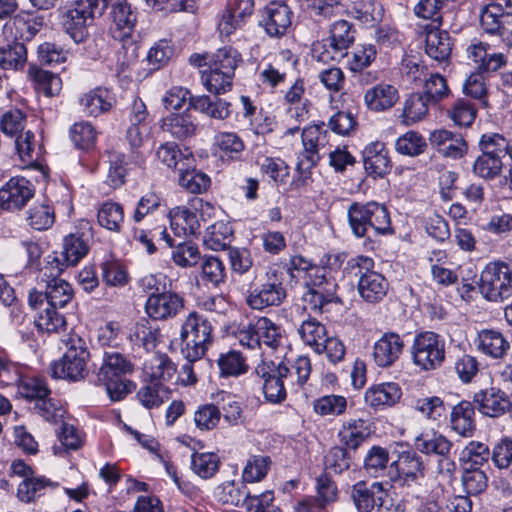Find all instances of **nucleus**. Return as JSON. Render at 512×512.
Returning a JSON list of instances; mask_svg holds the SVG:
<instances>
[{
	"label": "nucleus",
	"instance_id": "nucleus-63",
	"mask_svg": "<svg viewBox=\"0 0 512 512\" xmlns=\"http://www.w3.org/2000/svg\"><path fill=\"white\" fill-rule=\"evenodd\" d=\"M490 456V451L486 444L471 441L462 450L460 460L463 462L464 467L480 468L487 463Z\"/></svg>",
	"mask_w": 512,
	"mask_h": 512
},
{
	"label": "nucleus",
	"instance_id": "nucleus-61",
	"mask_svg": "<svg viewBox=\"0 0 512 512\" xmlns=\"http://www.w3.org/2000/svg\"><path fill=\"white\" fill-rule=\"evenodd\" d=\"M329 33L332 45L342 51L349 48L355 40V30L352 24L343 19L333 22Z\"/></svg>",
	"mask_w": 512,
	"mask_h": 512
},
{
	"label": "nucleus",
	"instance_id": "nucleus-24",
	"mask_svg": "<svg viewBox=\"0 0 512 512\" xmlns=\"http://www.w3.org/2000/svg\"><path fill=\"white\" fill-rule=\"evenodd\" d=\"M402 391L399 384L395 382H385L372 385L364 394L365 403L375 409H384L391 407L399 402Z\"/></svg>",
	"mask_w": 512,
	"mask_h": 512
},
{
	"label": "nucleus",
	"instance_id": "nucleus-1",
	"mask_svg": "<svg viewBox=\"0 0 512 512\" xmlns=\"http://www.w3.org/2000/svg\"><path fill=\"white\" fill-rule=\"evenodd\" d=\"M256 375L263 380V393L267 401L281 403L286 399V386L296 383L302 386L309 379L311 373L310 359L300 356L290 369L283 363L261 362L255 368Z\"/></svg>",
	"mask_w": 512,
	"mask_h": 512
},
{
	"label": "nucleus",
	"instance_id": "nucleus-21",
	"mask_svg": "<svg viewBox=\"0 0 512 512\" xmlns=\"http://www.w3.org/2000/svg\"><path fill=\"white\" fill-rule=\"evenodd\" d=\"M489 45L473 40L466 47V57L472 61L481 72H495L507 64L504 53H488Z\"/></svg>",
	"mask_w": 512,
	"mask_h": 512
},
{
	"label": "nucleus",
	"instance_id": "nucleus-45",
	"mask_svg": "<svg viewBox=\"0 0 512 512\" xmlns=\"http://www.w3.org/2000/svg\"><path fill=\"white\" fill-rule=\"evenodd\" d=\"M233 230L229 223L218 221L208 226L204 235V244L211 250H224L230 248Z\"/></svg>",
	"mask_w": 512,
	"mask_h": 512
},
{
	"label": "nucleus",
	"instance_id": "nucleus-54",
	"mask_svg": "<svg viewBox=\"0 0 512 512\" xmlns=\"http://www.w3.org/2000/svg\"><path fill=\"white\" fill-rule=\"evenodd\" d=\"M26 124V114L17 108L5 111L0 117V130L9 138H16L24 133Z\"/></svg>",
	"mask_w": 512,
	"mask_h": 512
},
{
	"label": "nucleus",
	"instance_id": "nucleus-3",
	"mask_svg": "<svg viewBox=\"0 0 512 512\" xmlns=\"http://www.w3.org/2000/svg\"><path fill=\"white\" fill-rule=\"evenodd\" d=\"M241 62L242 56L235 48L218 49L209 57V69L202 71L201 79L206 89L216 95L230 90L235 70Z\"/></svg>",
	"mask_w": 512,
	"mask_h": 512
},
{
	"label": "nucleus",
	"instance_id": "nucleus-37",
	"mask_svg": "<svg viewBox=\"0 0 512 512\" xmlns=\"http://www.w3.org/2000/svg\"><path fill=\"white\" fill-rule=\"evenodd\" d=\"M156 156L160 162L169 168L176 170H184L192 167L194 158L191 152L181 151L174 142H166L162 144L156 151Z\"/></svg>",
	"mask_w": 512,
	"mask_h": 512
},
{
	"label": "nucleus",
	"instance_id": "nucleus-32",
	"mask_svg": "<svg viewBox=\"0 0 512 512\" xmlns=\"http://www.w3.org/2000/svg\"><path fill=\"white\" fill-rule=\"evenodd\" d=\"M371 434L366 420L349 419L343 422L338 432L339 441L349 449L356 450Z\"/></svg>",
	"mask_w": 512,
	"mask_h": 512
},
{
	"label": "nucleus",
	"instance_id": "nucleus-64",
	"mask_svg": "<svg viewBox=\"0 0 512 512\" xmlns=\"http://www.w3.org/2000/svg\"><path fill=\"white\" fill-rule=\"evenodd\" d=\"M29 76L38 84L39 90L48 97L57 95L61 90V79L56 74L31 66Z\"/></svg>",
	"mask_w": 512,
	"mask_h": 512
},
{
	"label": "nucleus",
	"instance_id": "nucleus-58",
	"mask_svg": "<svg viewBox=\"0 0 512 512\" xmlns=\"http://www.w3.org/2000/svg\"><path fill=\"white\" fill-rule=\"evenodd\" d=\"M350 15L367 26H373L382 17V7L372 1H357L349 10Z\"/></svg>",
	"mask_w": 512,
	"mask_h": 512
},
{
	"label": "nucleus",
	"instance_id": "nucleus-55",
	"mask_svg": "<svg viewBox=\"0 0 512 512\" xmlns=\"http://www.w3.org/2000/svg\"><path fill=\"white\" fill-rule=\"evenodd\" d=\"M26 220L28 225L35 230H47L55 221L54 210L47 203H35L28 210Z\"/></svg>",
	"mask_w": 512,
	"mask_h": 512
},
{
	"label": "nucleus",
	"instance_id": "nucleus-60",
	"mask_svg": "<svg viewBox=\"0 0 512 512\" xmlns=\"http://www.w3.org/2000/svg\"><path fill=\"white\" fill-rule=\"evenodd\" d=\"M310 16L315 20H331L341 14L343 5L340 0H304Z\"/></svg>",
	"mask_w": 512,
	"mask_h": 512
},
{
	"label": "nucleus",
	"instance_id": "nucleus-36",
	"mask_svg": "<svg viewBox=\"0 0 512 512\" xmlns=\"http://www.w3.org/2000/svg\"><path fill=\"white\" fill-rule=\"evenodd\" d=\"M161 128L177 139H186L195 134L197 125L195 119L187 111L173 113L162 120Z\"/></svg>",
	"mask_w": 512,
	"mask_h": 512
},
{
	"label": "nucleus",
	"instance_id": "nucleus-40",
	"mask_svg": "<svg viewBox=\"0 0 512 512\" xmlns=\"http://www.w3.org/2000/svg\"><path fill=\"white\" fill-rule=\"evenodd\" d=\"M308 285L312 286V289L318 290V294L322 295V297H326L334 303L341 302L337 295L338 284L335 277L331 274V269L325 267L313 268Z\"/></svg>",
	"mask_w": 512,
	"mask_h": 512
},
{
	"label": "nucleus",
	"instance_id": "nucleus-14",
	"mask_svg": "<svg viewBox=\"0 0 512 512\" xmlns=\"http://www.w3.org/2000/svg\"><path fill=\"white\" fill-rule=\"evenodd\" d=\"M184 308V299L173 291L151 293L145 302V312L153 320L165 321L176 317Z\"/></svg>",
	"mask_w": 512,
	"mask_h": 512
},
{
	"label": "nucleus",
	"instance_id": "nucleus-4",
	"mask_svg": "<svg viewBox=\"0 0 512 512\" xmlns=\"http://www.w3.org/2000/svg\"><path fill=\"white\" fill-rule=\"evenodd\" d=\"M211 323L196 312H191L181 326V354L186 360L198 361L213 342Z\"/></svg>",
	"mask_w": 512,
	"mask_h": 512
},
{
	"label": "nucleus",
	"instance_id": "nucleus-5",
	"mask_svg": "<svg viewBox=\"0 0 512 512\" xmlns=\"http://www.w3.org/2000/svg\"><path fill=\"white\" fill-rule=\"evenodd\" d=\"M347 267L355 277H358V292L369 303H376L386 296L389 283L386 278L373 271L372 258L359 255L348 260Z\"/></svg>",
	"mask_w": 512,
	"mask_h": 512
},
{
	"label": "nucleus",
	"instance_id": "nucleus-26",
	"mask_svg": "<svg viewBox=\"0 0 512 512\" xmlns=\"http://www.w3.org/2000/svg\"><path fill=\"white\" fill-rule=\"evenodd\" d=\"M114 28H111L114 39L124 41L131 37L137 16L131 5L126 1L111 2Z\"/></svg>",
	"mask_w": 512,
	"mask_h": 512
},
{
	"label": "nucleus",
	"instance_id": "nucleus-43",
	"mask_svg": "<svg viewBox=\"0 0 512 512\" xmlns=\"http://www.w3.org/2000/svg\"><path fill=\"white\" fill-rule=\"evenodd\" d=\"M171 228L176 235H196L200 223L195 212L186 207H176L169 213Z\"/></svg>",
	"mask_w": 512,
	"mask_h": 512
},
{
	"label": "nucleus",
	"instance_id": "nucleus-44",
	"mask_svg": "<svg viewBox=\"0 0 512 512\" xmlns=\"http://www.w3.org/2000/svg\"><path fill=\"white\" fill-rule=\"evenodd\" d=\"M298 334L304 344L313 349V351L322 349V343L325 342L328 336L326 327L312 317L302 321L298 328Z\"/></svg>",
	"mask_w": 512,
	"mask_h": 512
},
{
	"label": "nucleus",
	"instance_id": "nucleus-6",
	"mask_svg": "<svg viewBox=\"0 0 512 512\" xmlns=\"http://www.w3.org/2000/svg\"><path fill=\"white\" fill-rule=\"evenodd\" d=\"M67 351L61 359L51 366V374L55 378L77 381L86 374V362L89 352L85 341L77 335H68L63 339Z\"/></svg>",
	"mask_w": 512,
	"mask_h": 512
},
{
	"label": "nucleus",
	"instance_id": "nucleus-7",
	"mask_svg": "<svg viewBox=\"0 0 512 512\" xmlns=\"http://www.w3.org/2000/svg\"><path fill=\"white\" fill-rule=\"evenodd\" d=\"M479 292L488 301L500 302L512 295V267L503 261L486 264L480 274Z\"/></svg>",
	"mask_w": 512,
	"mask_h": 512
},
{
	"label": "nucleus",
	"instance_id": "nucleus-46",
	"mask_svg": "<svg viewBox=\"0 0 512 512\" xmlns=\"http://www.w3.org/2000/svg\"><path fill=\"white\" fill-rule=\"evenodd\" d=\"M57 486V483L44 476L33 475L18 485L17 496L22 502L29 503L43 495L47 488L54 489Z\"/></svg>",
	"mask_w": 512,
	"mask_h": 512
},
{
	"label": "nucleus",
	"instance_id": "nucleus-48",
	"mask_svg": "<svg viewBox=\"0 0 512 512\" xmlns=\"http://www.w3.org/2000/svg\"><path fill=\"white\" fill-rule=\"evenodd\" d=\"M349 226L356 237L370 238L368 232L369 202H353L347 210Z\"/></svg>",
	"mask_w": 512,
	"mask_h": 512
},
{
	"label": "nucleus",
	"instance_id": "nucleus-34",
	"mask_svg": "<svg viewBox=\"0 0 512 512\" xmlns=\"http://www.w3.org/2000/svg\"><path fill=\"white\" fill-rule=\"evenodd\" d=\"M44 276L51 278L47 281L45 289L47 305L54 308L65 307L73 296L70 284L63 279H59L58 276L52 275L51 270H46V266L44 267Z\"/></svg>",
	"mask_w": 512,
	"mask_h": 512
},
{
	"label": "nucleus",
	"instance_id": "nucleus-28",
	"mask_svg": "<svg viewBox=\"0 0 512 512\" xmlns=\"http://www.w3.org/2000/svg\"><path fill=\"white\" fill-rule=\"evenodd\" d=\"M474 416L475 408L471 402H459L451 408V429L462 437H471L476 429Z\"/></svg>",
	"mask_w": 512,
	"mask_h": 512
},
{
	"label": "nucleus",
	"instance_id": "nucleus-9",
	"mask_svg": "<svg viewBox=\"0 0 512 512\" xmlns=\"http://www.w3.org/2000/svg\"><path fill=\"white\" fill-rule=\"evenodd\" d=\"M286 296L283 273L277 269H269L266 272L265 279L249 291L246 302L254 310H263L267 307L279 306Z\"/></svg>",
	"mask_w": 512,
	"mask_h": 512
},
{
	"label": "nucleus",
	"instance_id": "nucleus-31",
	"mask_svg": "<svg viewBox=\"0 0 512 512\" xmlns=\"http://www.w3.org/2000/svg\"><path fill=\"white\" fill-rule=\"evenodd\" d=\"M436 25L426 34L425 52L439 62L447 60L452 52V40L447 31L439 29Z\"/></svg>",
	"mask_w": 512,
	"mask_h": 512
},
{
	"label": "nucleus",
	"instance_id": "nucleus-23",
	"mask_svg": "<svg viewBox=\"0 0 512 512\" xmlns=\"http://www.w3.org/2000/svg\"><path fill=\"white\" fill-rule=\"evenodd\" d=\"M430 145L444 157L458 159L466 151V143L461 134L446 129H437L429 135Z\"/></svg>",
	"mask_w": 512,
	"mask_h": 512
},
{
	"label": "nucleus",
	"instance_id": "nucleus-15",
	"mask_svg": "<svg viewBox=\"0 0 512 512\" xmlns=\"http://www.w3.org/2000/svg\"><path fill=\"white\" fill-rule=\"evenodd\" d=\"M44 26V17L22 12L10 18L3 27L7 41H30Z\"/></svg>",
	"mask_w": 512,
	"mask_h": 512
},
{
	"label": "nucleus",
	"instance_id": "nucleus-10",
	"mask_svg": "<svg viewBox=\"0 0 512 512\" xmlns=\"http://www.w3.org/2000/svg\"><path fill=\"white\" fill-rule=\"evenodd\" d=\"M411 353L414 364L422 370L437 369L445 360L444 340L434 332H421L414 338Z\"/></svg>",
	"mask_w": 512,
	"mask_h": 512
},
{
	"label": "nucleus",
	"instance_id": "nucleus-59",
	"mask_svg": "<svg viewBox=\"0 0 512 512\" xmlns=\"http://www.w3.org/2000/svg\"><path fill=\"white\" fill-rule=\"evenodd\" d=\"M210 182V178L206 174L196 171L193 166L179 170V184L190 193L205 192L210 186Z\"/></svg>",
	"mask_w": 512,
	"mask_h": 512
},
{
	"label": "nucleus",
	"instance_id": "nucleus-42",
	"mask_svg": "<svg viewBox=\"0 0 512 512\" xmlns=\"http://www.w3.org/2000/svg\"><path fill=\"white\" fill-rule=\"evenodd\" d=\"M254 9L253 0H237L235 3L229 5L223 12L221 20L218 23V30L220 35L229 37L231 29L233 28L228 22L231 17H236V25L238 23L244 24L246 18L249 17Z\"/></svg>",
	"mask_w": 512,
	"mask_h": 512
},
{
	"label": "nucleus",
	"instance_id": "nucleus-8",
	"mask_svg": "<svg viewBox=\"0 0 512 512\" xmlns=\"http://www.w3.org/2000/svg\"><path fill=\"white\" fill-rule=\"evenodd\" d=\"M330 134L323 125H312L302 131L303 151L298 154L296 168L308 173L331 148Z\"/></svg>",
	"mask_w": 512,
	"mask_h": 512
},
{
	"label": "nucleus",
	"instance_id": "nucleus-35",
	"mask_svg": "<svg viewBox=\"0 0 512 512\" xmlns=\"http://www.w3.org/2000/svg\"><path fill=\"white\" fill-rule=\"evenodd\" d=\"M113 101L114 98L108 89L98 87L85 93L79 103L86 115L96 117L109 111Z\"/></svg>",
	"mask_w": 512,
	"mask_h": 512
},
{
	"label": "nucleus",
	"instance_id": "nucleus-38",
	"mask_svg": "<svg viewBox=\"0 0 512 512\" xmlns=\"http://www.w3.org/2000/svg\"><path fill=\"white\" fill-rule=\"evenodd\" d=\"M415 448L423 454L446 457L451 450V442L436 431L422 432L414 440Z\"/></svg>",
	"mask_w": 512,
	"mask_h": 512
},
{
	"label": "nucleus",
	"instance_id": "nucleus-39",
	"mask_svg": "<svg viewBox=\"0 0 512 512\" xmlns=\"http://www.w3.org/2000/svg\"><path fill=\"white\" fill-rule=\"evenodd\" d=\"M477 347L485 355L497 359L507 353L510 344L501 332L487 329L478 333Z\"/></svg>",
	"mask_w": 512,
	"mask_h": 512
},
{
	"label": "nucleus",
	"instance_id": "nucleus-20",
	"mask_svg": "<svg viewBox=\"0 0 512 512\" xmlns=\"http://www.w3.org/2000/svg\"><path fill=\"white\" fill-rule=\"evenodd\" d=\"M404 349V341L394 332L384 333L373 346V360L379 367L392 366L400 357Z\"/></svg>",
	"mask_w": 512,
	"mask_h": 512
},
{
	"label": "nucleus",
	"instance_id": "nucleus-50",
	"mask_svg": "<svg viewBox=\"0 0 512 512\" xmlns=\"http://www.w3.org/2000/svg\"><path fill=\"white\" fill-rule=\"evenodd\" d=\"M388 463V450L380 446H373L365 456L364 469L373 477H383L387 476V471L389 469Z\"/></svg>",
	"mask_w": 512,
	"mask_h": 512
},
{
	"label": "nucleus",
	"instance_id": "nucleus-11",
	"mask_svg": "<svg viewBox=\"0 0 512 512\" xmlns=\"http://www.w3.org/2000/svg\"><path fill=\"white\" fill-rule=\"evenodd\" d=\"M424 476L425 465L422 457L413 450L401 452L387 471V478L402 487L420 484Z\"/></svg>",
	"mask_w": 512,
	"mask_h": 512
},
{
	"label": "nucleus",
	"instance_id": "nucleus-27",
	"mask_svg": "<svg viewBox=\"0 0 512 512\" xmlns=\"http://www.w3.org/2000/svg\"><path fill=\"white\" fill-rule=\"evenodd\" d=\"M398 99L399 92L397 88L387 83H380L371 87L364 95L366 106L376 112L389 110Z\"/></svg>",
	"mask_w": 512,
	"mask_h": 512
},
{
	"label": "nucleus",
	"instance_id": "nucleus-49",
	"mask_svg": "<svg viewBox=\"0 0 512 512\" xmlns=\"http://www.w3.org/2000/svg\"><path fill=\"white\" fill-rule=\"evenodd\" d=\"M220 467L219 457L212 452H194L191 455L190 468L202 479L213 477Z\"/></svg>",
	"mask_w": 512,
	"mask_h": 512
},
{
	"label": "nucleus",
	"instance_id": "nucleus-33",
	"mask_svg": "<svg viewBox=\"0 0 512 512\" xmlns=\"http://www.w3.org/2000/svg\"><path fill=\"white\" fill-rule=\"evenodd\" d=\"M190 107L216 120H226L231 115V103L208 95L190 97Z\"/></svg>",
	"mask_w": 512,
	"mask_h": 512
},
{
	"label": "nucleus",
	"instance_id": "nucleus-2",
	"mask_svg": "<svg viewBox=\"0 0 512 512\" xmlns=\"http://www.w3.org/2000/svg\"><path fill=\"white\" fill-rule=\"evenodd\" d=\"M134 365L122 353L113 349L104 351L97 380L104 385L112 401H119L135 389V384L126 378L132 374Z\"/></svg>",
	"mask_w": 512,
	"mask_h": 512
},
{
	"label": "nucleus",
	"instance_id": "nucleus-19",
	"mask_svg": "<svg viewBox=\"0 0 512 512\" xmlns=\"http://www.w3.org/2000/svg\"><path fill=\"white\" fill-rule=\"evenodd\" d=\"M387 496L382 482H373L368 485L359 481L353 485L351 497L359 512H371L375 507H382Z\"/></svg>",
	"mask_w": 512,
	"mask_h": 512
},
{
	"label": "nucleus",
	"instance_id": "nucleus-22",
	"mask_svg": "<svg viewBox=\"0 0 512 512\" xmlns=\"http://www.w3.org/2000/svg\"><path fill=\"white\" fill-rule=\"evenodd\" d=\"M363 164L367 174L374 179L388 174L391 161L385 144L380 141L368 144L363 150Z\"/></svg>",
	"mask_w": 512,
	"mask_h": 512
},
{
	"label": "nucleus",
	"instance_id": "nucleus-12",
	"mask_svg": "<svg viewBox=\"0 0 512 512\" xmlns=\"http://www.w3.org/2000/svg\"><path fill=\"white\" fill-rule=\"evenodd\" d=\"M496 133L482 135L479 141L481 155L473 163V172L483 179H494L499 176L503 169L502 158L504 157L500 146L496 144Z\"/></svg>",
	"mask_w": 512,
	"mask_h": 512
},
{
	"label": "nucleus",
	"instance_id": "nucleus-30",
	"mask_svg": "<svg viewBox=\"0 0 512 512\" xmlns=\"http://www.w3.org/2000/svg\"><path fill=\"white\" fill-rule=\"evenodd\" d=\"M146 378L153 383L170 381L176 374V365L163 353H156L147 359L143 366Z\"/></svg>",
	"mask_w": 512,
	"mask_h": 512
},
{
	"label": "nucleus",
	"instance_id": "nucleus-17",
	"mask_svg": "<svg viewBox=\"0 0 512 512\" xmlns=\"http://www.w3.org/2000/svg\"><path fill=\"white\" fill-rule=\"evenodd\" d=\"M130 125L126 131V140L130 149H140L144 140L148 138L151 132V120L145 103L140 99H135L129 112Z\"/></svg>",
	"mask_w": 512,
	"mask_h": 512
},
{
	"label": "nucleus",
	"instance_id": "nucleus-13",
	"mask_svg": "<svg viewBox=\"0 0 512 512\" xmlns=\"http://www.w3.org/2000/svg\"><path fill=\"white\" fill-rule=\"evenodd\" d=\"M89 245L83 235L70 234L65 237L63 251L58 256L56 253L48 256L46 270L59 276L67 266H74L88 253Z\"/></svg>",
	"mask_w": 512,
	"mask_h": 512
},
{
	"label": "nucleus",
	"instance_id": "nucleus-56",
	"mask_svg": "<svg viewBox=\"0 0 512 512\" xmlns=\"http://www.w3.org/2000/svg\"><path fill=\"white\" fill-rule=\"evenodd\" d=\"M427 143L417 131H408L395 142V150L405 156L415 157L425 152Z\"/></svg>",
	"mask_w": 512,
	"mask_h": 512
},
{
	"label": "nucleus",
	"instance_id": "nucleus-41",
	"mask_svg": "<svg viewBox=\"0 0 512 512\" xmlns=\"http://www.w3.org/2000/svg\"><path fill=\"white\" fill-rule=\"evenodd\" d=\"M213 147L221 158L240 160L245 150L243 140L234 132H219L213 138Z\"/></svg>",
	"mask_w": 512,
	"mask_h": 512
},
{
	"label": "nucleus",
	"instance_id": "nucleus-25",
	"mask_svg": "<svg viewBox=\"0 0 512 512\" xmlns=\"http://www.w3.org/2000/svg\"><path fill=\"white\" fill-rule=\"evenodd\" d=\"M474 402L478 405L479 411L489 417H499L511 407L508 396L503 391L495 388L476 393Z\"/></svg>",
	"mask_w": 512,
	"mask_h": 512
},
{
	"label": "nucleus",
	"instance_id": "nucleus-47",
	"mask_svg": "<svg viewBox=\"0 0 512 512\" xmlns=\"http://www.w3.org/2000/svg\"><path fill=\"white\" fill-rule=\"evenodd\" d=\"M27 62V50L22 42L11 41L0 47V67L5 70H19Z\"/></svg>",
	"mask_w": 512,
	"mask_h": 512
},
{
	"label": "nucleus",
	"instance_id": "nucleus-18",
	"mask_svg": "<svg viewBox=\"0 0 512 512\" xmlns=\"http://www.w3.org/2000/svg\"><path fill=\"white\" fill-rule=\"evenodd\" d=\"M293 12L283 2H271L262 13L260 25L271 37L283 36L292 25Z\"/></svg>",
	"mask_w": 512,
	"mask_h": 512
},
{
	"label": "nucleus",
	"instance_id": "nucleus-51",
	"mask_svg": "<svg viewBox=\"0 0 512 512\" xmlns=\"http://www.w3.org/2000/svg\"><path fill=\"white\" fill-rule=\"evenodd\" d=\"M97 220L105 229L118 232L124 221L123 207L119 203L107 201L100 206Z\"/></svg>",
	"mask_w": 512,
	"mask_h": 512
},
{
	"label": "nucleus",
	"instance_id": "nucleus-16",
	"mask_svg": "<svg viewBox=\"0 0 512 512\" xmlns=\"http://www.w3.org/2000/svg\"><path fill=\"white\" fill-rule=\"evenodd\" d=\"M33 184L24 177H13L0 188V207L6 211L22 209L34 196Z\"/></svg>",
	"mask_w": 512,
	"mask_h": 512
},
{
	"label": "nucleus",
	"instance_id": "nucleus-62",
	"mask_svg": "<svg viewBox=\"0 0 512 512\" xmlns=\"http://www.w3.org/2000/svg\"><path fill=\"white\" fill-rule=\"evenodd\" d=\"M221 376H239L248 369L245 358L238 351L223 353L217 360Z\"/></svg>",
	"mask_w": 512,
	"mask_h": 512
},
{
	"label": "nucleus",
	"instance_id": "nucleus-53",
	"mask_svg": "<svg viewBox=\"0 0 512 512\" xmlns=\"http://www.w3.org/2000/svg\"><path fill=\"white\" fill-rule=\"evenodd\" d=\"M449 9L450 6L446 0H418L413 11L417 17L431 20L433 23L441 26L444 13Z\"/></svg>",
	"mask_w": 512,
	"mask_h": 512
},
{
	"label": "nucleus",
	"instance_id": "nucleus-29",
	"mask_svg": "<svg viewBox=\"0 0 512 512\" xmlns=\"http://www.w3.org/2000/svg\"><path fill=\"white\" fill-rule=\"evenodd\" d=\"M430 101L422 93L416 92L408 95L402 104L399 119L405 126H412L423 121L429 113Z\"/></svg>",
	"mask_w": 512,
	"mask_h": 512
},
{
	"label": "nucleus",
	"instance_id": "nucleus-52",
	"mask_svg": "<svg viewBox=\"0 0 512 512\" xmlns=\"http://www.w3.org/2000/svg\"><path fill=\"white\" fill-rule=\"evenodd\" d=\"M368 232L370 238L391 232V221L387 208L373 201L369 202Z\"/></svg>",
	"mask_w": 512,
	"mask_h": 512
},
{
	"label": "nucleus",
	"instance_id": "nucleus-57",
	"mask_svg": "<svg viewBox=\"0 0 512 512\" xmlns=\"http://www.w3.org/2000/svg\"><path fill=\"white\" fill-rule=\"evenodd\" d=\"M255 322L260 346L264 344L269 348L276 349L283 338L281 327L267 317H260Z\"/></svg>",
	"mask_w": 512,
	"mask_h": 512
}]
</instances>
